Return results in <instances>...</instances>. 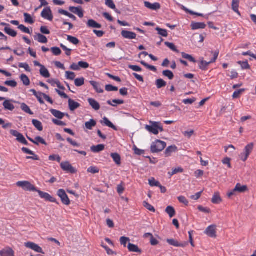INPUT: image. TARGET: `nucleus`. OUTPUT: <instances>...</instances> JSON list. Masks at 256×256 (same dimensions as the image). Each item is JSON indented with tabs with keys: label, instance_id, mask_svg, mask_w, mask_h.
I'll list each match as a JSON object with an SVG mask.
<instances>
[{
	"label": "nucleus",
	"instance_id": "1",
	"mask_svg": "<svg viewBox=\"0 0 256 256\" xmlns=\"http://www.w3.org/2000/svg\"><path fill=\"white\" fill-rule=\"evenodd\" d=\"M166 144L164 142L157 140L152 142L150 150L152 153H156L162 151L166 147Z\"/></svg>",
	"mask_w": 256,
	"mask_h": 256
},
{
	"label": "nucleus",
	"instance_id": "2",
	"mask_svg": "<svg viewBox=\"0 0 256 256\" xmlns=\"http://www.w3.org/2000/svg\"><path fill=\"white\" fill-rule=\"evenodd\" d=\"M16 186L21 187L24 190L36 192L37 189L34 185L28 181H20L16 183Z\"/></svg>",
	"mask_w": 256,
	"mask_h": 256
},
{
	"label": "nucleus",
	"instance_id": "3",
	"mask_svg": "<svg viewBox=\"0 0 256 256\" xmlns=\"http://www.w3.org/2000/svg\"><path fill=\"white\" fill-rule=\"evenodd\" d=\"M254 148V144L250 143L244 148V152L240 155V159L243 162H246L250 154Z\"/></svg>",
	"mask_w": 256,
	"mask_h": 256
},
{
	"label": "nucleus",
	"instance_id": "4",
	"mask_svg": "<svg viewBox=\"0 0 256 256\" xmlns=\"http://www.w3.org/2000/svg\"><path fill=\"white\" fill-rule=\"evenodd\" d=\"M57 195L60 198L62 202L66 206L70 204V201L64 190H58L57 192Z\"/></svg>",
	"mask_w": 256,
	"mask_h": 256
},
{
	"label": "nucleus",
	"instance_id": "5",
	"mask_svg": "<svg viewBox=\"0 0 256 256\" xmlns=\"http://www.w3.org/2000/svg\"><path fill=\"white\" fill-rule=\"evenodd\" d=\"M36 192H38L40 196L42 198L44 199L45 200L50 202H54L58 204H59V202H57L56 200L54 198L52 197L50 194H49L48 193L42 192L40 190H38V189H37V190Z\"/></svg>",
	"mask_w": 256,
	"mask_h": 256
},
{
	"label": "nucleus",
	"instance_id": "6",
	"mask_svg": "<svg viewBox=\"0 0 256 256\" xmlns=\"http://www.w3.org/2000/svg\"><path fill=\"white\" fill-rule=\"evenodd\" d=\"M10 134L13 136L16 137V140L20 142L26 146L28 144L27 140H26L24 136L18 131L11 130H10Z\"/></svg>",
	"mask_w": 256,
	"mask_h": 256
},
{
	"label": "nucleus",
	"instance_id": "7",
	"mask_svg": "<svg viewBox=\"0 0 256 256\" xmlns=\"http://www.w3.org/2000/svg\"><path fill=\"white\" fill-rule=\"evenodd\" d=\"M26 247L30 248L36 252L44 254V252L38 244L32 242H27L24 243Z\"/></svg>",
	"mask_w": 256,
	"mask_h": 256
},
{
	"label": "nucleus",
	"instance_id": "8",
	"mask_svg": "<svg viewBox=\"0 0 256 256\" xmlns=\"http://www.w3.org/2000/svg\"><path fill=\"white\" fill-rule=\"evenodd\" d=\"M60 167L64 171L70 172L71 174H74L76 172V170L68 162H62L60 164Z\"/></svg>",
	"mask_w": 256,
	"mask_h": 256
},
{
	"label": "nucleus",
	"instance_id": "9",
	"mask_svg": "<svg viewBox=\"0 0 256 256\" xmlns=\"http://www.w3.org/2000/svg\"><path fill=\"white\" fill-rule=\"evenodd\" d=\"M41 16L44 19L48 20H52L53 16L52 14V10L49 7L44 8L41 13Z\"/></svg>",
	"mask_w": 256,
	"mask_h": 256
},
{
	"label": "nucleus",
	"instance_id": "10",
	"mask_svg": "<svg viewBox=\"0 0 256 256\" xmlns=\"http://www.w3.org/2000/svg\"><path fill=\"white\" fill-rule=\"evenodd\" d=\"M150 123L152 124L151 126L146 125V129L149 132L155 135L158 134V130L157 128L158 122H150Z\"/></svg>",
	"mask_w": 256,
	"mask_h": 256
},
{
	"label": "nucleus",
	"instance_id": "11",
	"mask_svg": "<svg viewBox=\"0 0 256 256\" xmlns=\"http://www.w3.org/2000/svg\"><path fill=\"white\" fill-rule=\"evenodd\" d=\"M204 233L206 234L208 236L211 238H216V225H211L208 226L205 232Z\"/></svg>",
	"mask_w": 256,
	"mask_h": 256
},
{
	"label": "nucleus",
	"instance_id": "12",
	"mask_svg": "<svg viewBox=\"0 0 256 256\" xmlns=\"http://www.w3.org/2000/svg\"><path fill=\"white\" fill-rule=\"evenodd\" d=\"M144 4L146 8L153 10H158L161 8L160 4L158 2L151 4L148 2H144Z\"/></svg>",
	"mask_w": 256,
	"mask_h": 256
},
{
	"label": "nucleus",
	"instance_id": "13",
	"mask_svg": "<svg viewBox=\"0 0 256 256\" xmlns=\"http://www.w3.org/2000/svg\"><path fill=\"white\" fill-rule=\"evenodd\" d=\"M122 36L125 38L132 40V39H135L136 36V33L128 31V30H122Z\"/></svg>",
	"mask_w": 256,
	"mask_h": 256
},
{
	"label": "nucleus",
	"instance_id": "14",
	"mask_svg": "<svg viewBox=\"0 0 256 256\" xmlns=\"http://www.w3.org/2000/svg\"><path fill=\"white\" fill-rule=\"evenodd\" d=\"M69 10L72 12L77 14L80 18L84 16L83 11L80 7L70 6Z\"/></svg>",
	"mask_w": 256,
	"mask_h": 256
},
{
	"label": "nucleus",
	"instance_id": "15",
	"mask_svg": "<svg viewBox=\"0 0 256 256\" xmlns=\"http://www.w3.org/2000/svg\"><path fill=\"white\" fill-rule=\"evenodd\" d=\"M167 242L172 246H174L176 247H184L186 245V243L183 244V243H180L178 240L171 238V239H167L166 240Z\"/></svg>",
	"mask_w": 256,
	"mask_h": 256
},
{
	"label": "nucleus",
	"instance_id": "16",
	"mask_svg": "<svg viewBox=\"0 0 256 256\" xmlns=\"http://www.w3.org/2000/svg\"><path fill=\"white\" fill-rule=\"evenodd\" d=\"M0 256H14V252L12 250V248H6L3 249L2 250H0Z\"/></svg>",
	"mask_w": 256,
	"mask_h": 256
},
{
	"label": "nucleus",
	"instance_id": "17",
	"mask_svg": "<svg viewBox=\"0 0 256 256\" xmlns=\"http://www.w3.org/2000/svg\"><path fill=\"white\" fill-rule=\"evenodd\" d=\"M68 102L69 108L71 111H74L76 109L80 108V104L78 102H76L74 100L70 98L68 100Z\"/></svg>",
	"mask_w": 256,
	"mask_h": 256
},
{
	"label": "nucleus",
	"instance_id": "18",
	"mask_svg": "<svg viewBox=\"0 0 256 256\" xmlns=\"http://www.w3.org/2000/svg\"><path fill=\"white\" fill-rule=\"evenodd\" d=\"M88 101L90 105L95 110H98L100 108V105L99 103L94 99L92 98H88Z\"/></svg>",
	"mask_w": 256,
	"mask_h": 256
},
{
	"label": "nucleus",
	"instance_id": "19",
	"mask_svg": "<svg viewBox=\"0 0 256 256\" xmlns=\"http://www.w3.org/2000/svg\"><path fill=\"white\" fill-rule=\"evenodd\" d=\"M50 112L56 118L58 119H62L65 116V113L62 112L58 110L50 109Z\"/></svg>",
	"mask_w": 256,
	"mask_h": 256
},
{
	"label": "nucleus",
	"instance_id": "20",
	"mask_svg": "<svg viewBox=\"0 0 256 256\" xmlns=\"http://www.w3.org/2000/svg\"><path fill=\"white\" fill-rule=\"evenodd\" d=\"M87 26L91 28H100L102 25L94 20H89L86 23Z\"/></svg>",
	"mask_w": 256,
	"mask_h": 256
},
{
	"label": "nucleus",
	"instance_id": "21",
	"mask_svg": "<svg viewBox=\"0 0 256 256\" xmlns=\"http://www.w3.org/2000/svg\"><path fill=\"white\" fill-rule=\"evenodd\" d=\"M206 27L204 22H192L191 24V28L192 30L198 29H204Z\"/></svg>",
	"mask_w": 256,
	"mask_h": 256
},
{
	"label": "nucleus",
	"instance_id": "22",
	"mask_svg": "<svg viewBox=\"0 0 256 256\" xmlns=\"http://www.w3.org/2000/svg\"><path fill=\"white\" fill-rule=\"evenodd\" d=\"M12 101L10 100H6L3 102V106L6 110L12 111L14 109V106L10 102Z\"/></svg>",
	"mask_w": 256,
	"mask_h": 256
},
{
	"label": "nucleus",
	"instance_id": "23",
	"mask_svg": "<svg viewBox=\"0 0 256 256\" xmlns=\"http://www.w3.org/2000/svg\"><path fill=\"white\" fill-rule=\"evenodd\" d=\"M178 148L175 145L168 147L164 152L166 156H170L172 152H176Z\"/></svg>",
	"mask_w": 256,
	"mask_h": 256
},
{
	"label": "nucleus",
	"instance_id": "24",
	"mask_svg": "<svg viewBox=\"0 0 256 256\" xmlns=\"http://www.w3.org/2000/svg\"><path fill=\"white\" fill-rule=\"evenodd\" d=\"M104 149V145L100 144L96 146H92L90 148L91 150L94 153H98Z\"/></svg>",
	"mask_w": 256,
	"mask_h": 256
},
{
	"label": "nucleus",
	"instance_id": "25",
	"mask_svg": "<svg viewBox=\"0 0 256 256\" xmlns=\"http://www.w3.org/2000/svg\"><path fill=\"white\" fill-rule=\"evenodd\" d=\"M107 104L112 106H116L118 105L124 104V100H111L107 101Z\"/></svg>",
	"mask_w": 256,
	"mask_h": 256
},
{
	"label": "nucleus",
	"instance_id": "26",
	"mask_svg": "<svg viewBox=\"0 0 256 256\" xmlns=\"http://www.w3.org/2000/svg\"><path fill=\"white\" fill-rule=\"evenodd\" d=\"M34 38L40 43L46 44L48 42V39L46 36L40 34H36L34 36Z\"/></svg>",
	"mask_w": 256,
	"mask_h": 256
},
{
	"label": "nucleus",
	"instance_id": "27",
	"mask_svg": "<svg viewBox=\"0 0 256 256\" xmlns=\"http://www.w3.org/2000/svg\"><path fill=\"white\" fill-rule=\"evenodd\" d=\"M128 250L131 252H142V250L140 249L137 246L131 243L128 244Z\"/></svg>",
	"mask_w": 256,
	"mask_h": 256
},
{
	"label": "nucleus",
	"instance_id": "28",
	"mask_svg": "<svg viewBox=\"0 0 256 256\" xmlns=\"http://www.w3.org/2000/svg\"><path fill=\"white\" fill-rule=\"evenodd\" d=\"M248 190V187L246 186H242L240 184L238 183L236 184L234 191H236L238 192H244Z\"/></svg>",
	"mask_w": 256,
	"mask_h": 256
},
{
	"label": "nucleus",
	"instance_id": "29",
	"mask_svg": "<svg viewBox=\"0 0 256 256\" xmlns=\"http://www.w3.org/2000/svg\"><path fill=\"white\" fill-rule=\"evenodd\" d=\"M111 157L112 158L114 161L115 162V163L118 164L120 165L121 164V158L120 155L116 153H112L110 154Z\"/></svg>",
	"mask_w": 256,
	"mask_h": 256
},
{
	"label": "nucleus",
	"instance_id": "30",
	"mask_svg": "<svg viewBox=\"0 0 256 256\" xmlns=\"http://www.w3.org/2000/svg\"><path fill=\"white\" fill-rule=\"evenodd\" d=\"M96 124V121L94 119H90V121L85 123V126L88 130H92V128L95 126Z\"/></svg>",
	"mask_w": 256,
	"mask_h": 256
},
{
	"label": "nucleus",
	"instance_id": "31",
	"mask_svg": "<svg viewBox=\"0 0 256 256\" xmlns=\"http://www.w3.org/2000/svg\"><path fill=\"white\" fill-rule=\"evenodd\" d=\"M222 201V200L220 196V194L218 192H215L213 196L212 202L213 204H217L220 203Z\"/></svg>",
	"mask_w": 256,
	"mask_h": 256
},
{
	"label": "nucleus",
	"instance_id": "32",
	"mask_svg": "<svg viewBox=\"0 0 256 256\" xmlns=\"http://www.w3.org/2000/svg\"><path fill=\"white\" fill-rule=\"evenodd\" d=\"M178 6L181 8L182 9V10H184L185 12H188V13H190V14H192V15H196V16H203V14H199V13H196V12H194L192 11H191L189 10H188L186 8L185 6H184L183 5L181 4H178Z\"/></svg>",
	"mask_w": 256,
	"mask_h": 256
},
{
	"label": "nucleus",
	"instance_id": "33",
	"mask_svg": "<svg viewBox=\"0 0 256 256\" xmlns=\"http://www.w3.org/2000/svg\"><path fill=\"white\" fill-rule=\"evenodd\" d=\"M32 124L38 130L42 131L43 130V126L40 121L37 120H32Z\"/></svg>",
	"mask_w": 256,
	"mask_h": 256
},
{
	"label": "nucleus",
	"instance_id": "34",
	"mask_svg": "<svg viewBox=\"0 0 256 256\" xmlns=\"http://www.w3.org/2000/svg\"><path fill=\"white\" fill-rule=\"evenodd\" d=\"M4 30L6 34L12 37H16L17 35V32L14 30L11 29L10 27H5Z\"/></svg>",
	"mask_w": 256,
	"mask_h": 256
},
{
	"label": "nucleus",
	"instance_id": "35",
	"mask_svg": "<svg viewBox=\"0 0 256 256\" xmlns=\"http://www.w3.org/2000/svg\"><path fill=\"white\" fill-rule=\"evenodd\" d=\"M40 72V74L44 78H48L50 76L48 69L44 66H42Z\"/></svg>",
	"mask_w": 256,
	"mask_h": 256
},
{
	"label": "nucleus",
	"instance_id": "36",
	"mask_svg": "<svg viewBox=\"0 0 256 256\" xmlns=\"http://www.w3.org/2000/svg\"><path fill=\"white\" fill-rule=\"evenodd\" d=\"M20 108L24 112L30 115L34 114V112L30 110L29 106L25 103H22L20 104Z\"/></svg>",
	"mask_w": 256,
	"mask_h": 256
},
{
	"label": "nucleus",
	"instance_id": "37",
	"mask_svg": "<svg viewBox=\"0 0 256 256\" xmlns=\"http://www.w3.org/2000/svg\"><path fill=\"white\" fill-rule=\"evenodd\" d=\"M103 122L105 125L112 128L113 130H116L117 128L106 117L103 118Z\"/></svg>",
	"mask_w": 256,
	"mask_h": 256
},
{
	"label": "nucleus",
	"instance_id": "38",
	"mask_svg": "<svg viewBox=\"0 0 256 256\" xmlns=\"http://www.w3.org/2000/svg\"><path fill=\"white\" fill-rule=\"evenodd\" d=\"M166 212L169 215L170 218L174 217L176 214L174 208L172 206H168L166 209Z\"/></svg>",
	"mask_w": 256,
	"mask_h": 256
},
{
	"label": "nucleus",
	"instance_id": "39",
	"mask_svg": "<svg viewBox=\"0 0 256 256\" xmlns=\"http://www.w3.org/2000/svg\"><path fill=\"white\" fill-rule=\"evenodd\" d=\"M210 63H212L210 61L206 62V61L204 60L203 58H202L198 64L199 68L202 70H206Z\"/></svg>",
	"mask_w": 256,
	"mask_h": 256
},
{
	"label": "nucleus",
	"instance_id": "40",
	"mask_svg": "<svg viewBox=\"0 0 256 256\" xmlns=\"http://www.w3.org/2000/svg\"><path fill=\"white\" fill-rule=\"evenodd\" d=\"M181 54L184 58L188 60L189 61L194 63L196 62V60L191 55H190L184 52H182Z\"/></svg>",
	"mask_w": 256,
	"mask_h": 256
},
{
	"label": "nucleus",
	"instance_id": "41",
	"mask_svg": "<svg viewBox=\"0 0 256 256\" xmlns=\"http://www.w3.org/2000/svg\"><path fill=\"white\" fill-rule=\"evenodd\" d=\"M24 21L30 24H32L34 23V22L30 14L28 13H24Z\"/></svg>",
	"mask_w": 256,
	"mask_h": 256
},
{
	"label": "nucleus",
	"instance_id": "42",
	"mask_svg": "<svg viewBox=\"0 0 256 256\" xmlns=\"http://www.w3.org/2000/svg\"><path fill=\"white\" fill-rule=\"evenodd\" d=\"M244 91H245L244 88H242V89L236 90L232 94V98L234 99L238 98L242 94V92H244Z\"/></svg>",
	"mask_w": 256,
	"mask_h": 256
},
{
	"label": "nucleus",
	"instance_id": "43",
	"mask_svg": "<svg viewBox=\"0 0 256 256\" xmlns=\"http://www.w3.org/2000/svg\"><path fill=\"white\" fill-rule=\"evenodd\" d=\"M184 172V169L180 167H178L177 168H175L173 169L172 172H168V174H169L170 176H172L176 174L178 172Z\"/></svg>",
	"mask_w": 256,
	"mask_h": 256
},
{
	"label": "nucleus",
	"instance_id": "44",
	"mask_svg": "<svg viewBox=\"0 0 256 256\" xmlns=\"http://www.w3.org/2000/svg\"><path fill=\"white\" fill-rule=\"evenodd\" d=\"M164 44L166 46H168V48H170L172 51L178 53L179 52V50H177L176 46L173 43H171V42H164Z\"/></svg>",
	"mask_w": 256,
	"mask_h": 256
},
{
	"label": "nucleus",
	"instance_id": "45",
	"mask_svg": "<svg viewBox=\"0 0 256 256\" xmlns=\"http://www.w3.org/2000/svg\"><path fill=\"white\" fill-rule=\"evenodd\" d=\"M238 64L241 66L242 69L248 70L250 68V66L247 61H239L238 62Z\"/></svg>",
	"mask_w": 256,
	"mask_h": 256
},
{
	"label": "nucleus",
	"instance_id": "46",
	"mask_svg": "<svg viewBox=\"0 0 256 256\" xmlns=\"http://www.w3.org/2000/svg\"><path fill=\"white\" fill-rule=\"evenodd\" d=\"M148 183L151 186L158 187V186H160V184L158 181L156 180L154 178L148 180Z\"/></svg>",
	"mask_w": 256,
	"mask_h": 256
},
{
	"label": "nucleus",
	"instance_id": "47",
	"mask_svg": "<svg viewBox=\"0 0 256 256\" xmlns=\"http://www.w3.org/2000/svg\"><path fill=\"white\" fill-rule=\"evenodd\" d=\"M105 4L108 7L116 11V5L112 0H106Z\"/></svg>",
	"mask_w": 256,
	"mask_h": 256
},
{
	"label": "nucleus",
	"instance_id": "48",
	"mask_svg": "<svg viewBox=\"0 0 256 256\" xmlns=\"http://www.w3.org/2000/svg\"><path fill=\"white\" fill-rule=\"evenodd\" d=\"M156 30L158 32V34L164 37H166L168 36V32L166 30L158 27L156 28Z\"/></svg>",
	"mask_w": 256,
	"mask_h": 256
},
{
	"label": "nucleus",
	"instance_id": "49",
	"mask_svg": "<svg viewBox=\"0 0 256 256\" xmlns=\"http://www.w3.org/2000/svg\"><path fill=\"white\" fill-rule=\"evenodd\" d=\"M67 40L74 44H77L80 42V40L76 38L70 36H68Z\"/></svg>",
	"mask_w": 256,
	"mask_h": 256
},
{
	"label": "nucleus",
	"instance_id": "50",
	"mask_svg": "<svg viewBox=\"0 0 256 256\" xmlns=\"http://www.w3.org/2000/svg\"><path fill=\"white\" fill-rule=\"evenodd\" d=\"M162 74L164 76L168 78L170 80H172L174 78L173 73L169 70H164L162 72Z\"/></svg>",
	"mask_w": 256,
	"mask_h": 256
},
{
	"label": "nucleus",
	"instance_id": "51",
	"mask_svg": "<svg viewBox=\"0 0 256 256\" xmlns=\"http://www.w3.org/2000/svg\"><path fill=\"white\" fill-rule=\"evenodd\" d=\"M143 205L146 208L150 211L152 212H155L156 210L154 208L146 201L144 202Z\"/></svg>",
	"mask_w": 256,
	"mask_h": 256
},
{
	"label": "nucleus",
	"instance_id": "52",
	"mask_svg": "<svg viewBox=\"0 0 256 256\" xmlns=\"http://www.w3.org/2000/svg\"><path fill=\"white\" fill-rule=\"evenodd\" d=\"M48 160L52 161L56 160L60 162L61 160V158L59 155L52 154L49 156Z\"/></svg>",
	"mask_w": 256,
	"mask_h": 256
},
{
	"label": "nucleus",
	"instance_id": "53",
	"mask_svg": "<svg viewBox=\"0 0 256 256\" xmlns=\"http://www.w3.org/2000/svg\"><path fill=\"white\" fill-rule=\"evenodd\" d=\"M227 74L231 78H236L238 77V74L234 70H228V72Z\"/></svg>",
	"mask_w": 256,
	"mask_h": 256
},
{
	"label": "nucleus",
	"instance_id": "54",
	"mask_svg": "<svg viewBox=\"0 0 256 256\" xmlns=\"http://www.w3.org/2000/svg\"><path fill=\"white\" fill-rule=\"evenodd\" d=\"M51 51L55 56H59L61 54L62 51L58 47H52L51 48Z\"/></svg>",
	"mask_w": 256,
	"mask_h": 256
},
{
	"label": "nucleus",
	"instance_id": "55",
	"mask_svg": "<svg viewBox=\"0 0 256 256\" xmlns=\"http://www.w3.org/2000/svg\"><path fill=\"white\" fill-rule=\"evenodd\" d=\"M106 90L108 92L118 91V88L111 84H108L106 86Z\"/></svg>",
	"mask_w": 256,
	"mask_h": 256
},
{
	"label": "nucleus",
	"instance_id": "56",
	"mask_svg": "<svg viewBox=\"0 0 256 256\" xmlns=\"http://www.w3.org/2000/svg\"><path fill=\"white\" fill-rule=\"evenodd\" d=\"M88 172L94 174L99 172V169L96 166H90L87 170Z\"/></svg>",
	"mask_w": 256,
	"mask_h": 256
},
{
	"label": "nucleus",
	"instance_id": "57",
	"mask_svg": "<svg viewBox=\"0 0 256 256\" xmlns=\"http://www.w3.org/2000/svg\"><path fill=\"white\" fill-rule=\"evenodd\" d=\"M66 77L67 79L73 80L75 78V74L74 72H66Z\"/></svg>",
	"mask_w": 256,
	"mask_h": 256
},
{
	"label": "nucleus",
	"instance_id": "58",
	"mask_svg": "<svg viewBox=\"0 0 256 256\" xmlns=\"http://www.w3.org/2000/svg\"><path fill=\"white\" fill-rule=\"evenodd\" d=\"M18 28L20 30H22V32H25L26 34H30V30L26 27L23 24H20L18 26Z\"/></svg>",
	"mask_w": 256,
	"mask_h": 256
},
{
	"label": "nucleus",
	"instance_id": "59",
	"mask_svg": "<svg viewBox=\"0 0 256 256\" xmlns=\"http://www.w3.org/2000/svg\"><path fill=\"white\" fill-rule=\"evenodd\" d=\"M130 240V238L127 237L122 236L120 238V243L124 247H126V244Z\"/></svg>",
	"mask_w": 256,
	"mask_h": 256
},
{
	"label": "nucleus",
	"instance_id": "60",
	"mask_svg": "<svg viewBox=\"0 0 256 256\" xmlns=\"http://www.w3.org/2000/svg\"><path fill=\"white\" fill-rule=\"evenodd\" d=\"M52 122L57 125V126H65L66 125V123L62 122V121H61V120H58L57 119H54V118H53L52 120Z\"/></svg>",
	"mask_w": 256,
	"mask_h": 256
},
{
	"label": "nucleus",
	"instance_id": "61",
	"mask_svg": "<svg viewBox=\"0 0 256 256\" xmlns=\"http://www.w3.org/2000/svg\"><path fill=\"white\" fill-rule=\"evenodd\" d=\"M194 130H192L190 131H185L182 132L184 136L188 138H190V137L194 134Z\"/></svg>",
	"mask_w": 256,
	"mask_h": 256
},
{
	"label": "nucleus",
	"instance_id": "62",
	"mask_svg": "<svg viewBox=\"0 0 256 256\" xmlns=\"http://www.w3.org/2000/svg\"><path fill=\"white\" fill-rule=\"evenodd\" d=\"M198 209L203 212L206 213V214H209L210 212V210L209 208H204L202 206H198Z\"/></svg>",
	"mask_w": 256,
	"mask_h": 256
},
{
	"label": "nucleus",
	"instance_id": "63",
	"mask_svg": "<svg viewBox=\"0 0 256 256\" xmlns=\"http://www.w3.org/2000/svg\"><path fill=\"white\" fill-rule=\"evenodd\" d=\"M34 140H36V142H38V144L40 142V143H41L45 146L47 145V143L40 136H36Z\"/></svg>",
	"mask_w": 256,
	"mask_h": 256
},
{
	"label": "nucleus",
	"instance_id": "64",
	"mask_svg": "<svg viewBox=\"0 0 256 256\" xmlns=\"http://www.w3.org/2000/svg\"><path fill=\"white\" fill-rule=\"evenodd\" d=\"M40 32L45 34H50V30L46 26H42L40 28Z\"/></svg>",
	"mask_w": 256,
	"mask_h": 256
}]
</instances>
